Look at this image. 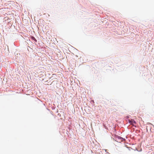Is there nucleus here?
Segmentation results:
<instances>
[{
  "label": "nucleus",
  "instance_id": "1",
  "mask_svg": "<svg viewBox=\"0 0 154 154\" xmlns=\"http://www.w3.org/2000/svg\"><path fill=\"white\" fill-rule=\"evenodd\" d=\"M116 139L117 141L119 142H122L124 140L123 138L119 136H117L116 137Z\"/></svg>",
  "mask_w": 154,
  "mask_h": 154
},
{
  "label": "nucleus",
  "instance_id": "2",
  "mask_svg": "<svg viewBox=\"0 0 154 154\" xmlns=\"http://www.w3.org/2000/svg\"><path fill=\"white\" fill-rule=\"evenodd\" d=\"M31 38L32 40H33L35 42H36L37 40L36 39L34 38V37L32 36Z\"/></svg>",
  "mask_w": 154,
  "mask_h": 154
},
{
  "label": "nucleus",
  "instance_id": "3",
  "mask_svg": "<svg viewBox=\"0 0 154 154\" xmlns=\"http://www.w3.org/2000/svg\"><path fill=\"white\" fill-rule=\"evenodd\" d=\"M136 122L134 120L132 119V124L133 125H134V124H136Z\"/></svg>",
  "mask_w": 154,
  "mask_h": 154
},
{
  "label": "nucleus",
  "instance_id": "4",
  "mask_svg": "<svg viewBox=\"0 0 154 154\" xmlns=\"http://www.w3.org/2000/svg\"><path fill=\"white\" fill-rule=\"evenodd\" d=\"M128 122L131 125H132V119L131 120H129V121H128Z\"/></svg>",
  "mask_w": 154,
  "mask_h": 154
}]
</instances>
